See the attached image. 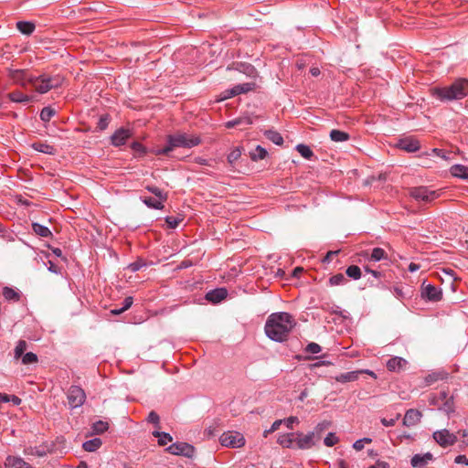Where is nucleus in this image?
Listing matches in <instances>:
<instances>
[{
  "label": "nucleus",
  "instance_id": "774afa93",
  "mask_svg": "<svg viewBox=\"0 0 468 468\" xmlns=\"http://www.w3.org/2000/svg\"><path fill=\"white\" fill-rule=\"evenodd\" d=\"M420 269V265L417 264V263H414V262H411L410 265H409V271L410 272H414L416 271H418Z\"/></svg>",
  "mask_w": 468,
  "mask_h": 468
},
{
  "label": "nucleus",
  "instance_id": "8fccbe9b",
  "mask_svg": "<svg viewBox=\"0 0 468 468\" xmlns=\"http://www.w3.org/2000/svg\"><path fill=\"white\" fill-rule=\"evenodd\" d=\"M26 453L27 454H30V455H36V456H38V457H43L47 454V451L45 449H40V448H28L26 450Z\"/></svg>",
  "mask_w": 468,
  "mask_h": 468
},
{
  "label": "nucleus",
  "instance_id": "b1692460",
  "mask_svg": "<svg viewBox=\"0 0 468 468\" xmlns=\"http://www.w3.org/2000/svg\"><path fill=\"white\" fill-rule=\"evenodd\" d=\"M329 136H330V139L335 143L346 142V141L349 140V138H350L349 133H347L344 131L335 130V129H334L330 132Z\"/></svg>",
  "mask_w": 468,
  "mask_h": 468
},
{
  "label": "nucleus",
  "instance_id": "58836bf2",
  "mask_svg": "<svg viewBox=\"0 0 468 468\" xmlns=\"http://www.w3.org/2000/svg\"><path fill=\"white\" fill-rule=\"evenodd\" d=\"M346 273L348 277L354 279V280H358L360 277H361V270L358 266L356 265H351L349 266L346 271Z\"/></svg>",
  "mask_w": 468,
  "mask_h": 468
},
{
  "label": "nucleus",
  "instance_id": "72a5a7b5",
  "mask_svg": "<svg viewBox=\"0 0 468 468\" xmlns=\"http://www.w3.org/2000/svg\"><path fill=\"white\" fill-rule=\"evenodd\" d=\"M143 202L150 208L162 209L164 207L163 201L151 197H144Z\"/></svg>",
  "mask_w": 468,
  "mask_h": 468
},
{
  "label": "nucleus",
  "instance_id": "7c9ffc66",
  "mask_svg": "<svg viewBox=\"0 0 468 468\" xmlns=\"http://www.w3.org/2000/svg\"><path fill=\"white\" fill-rule=\"evenodd\" d=\"M153 436L158 438V444L161 446L166 445L173 440L172 436L169 433L158 431H153Z\"/></svg>",
  "mask_w": 468,
  "mask_h": 468
},
{
  "label": "nucleus",
  "instance_id": "9b49d317",
  "mask_svg": "<svg viewBox=\"0 0 468 468\" xmlns=\"http://www.w3.org/2000/svg\"><path fill=\"white\" fill-rule=\"evenodd\" d=\"M295 445L297 448L304 450V449H310L314 445V432H310L306 435H303V433L297 432L295 433Z\"/></svg>",
  "mask_w": 468,
  "mask_h": 468
},
{
  "label": "nucleus",
  "instance_id": "5701e85b",
  "mask_svg": "<svg viewBox=\"0 0 468 468\" xmlns=\"http://www.w3.org/2000/svg\"><path fill=\"white\" fill-rule=\"evenodd\" d=\"M359 371H350L342 373L335 377V380L341 383L352 382L358 378Z\"/></svg>",
  "mask_w": 468,
  "mask_h": 468
},
{
  "label": "nucleus",
  "instance_id": "2f4dec72",
  "mask_svg": "<svg viewBox=\"0 0 468 468\" xmlns=\"http://www.w3.org/2000/svg\"><path fill=\"white\" fill-rule=\"evenodd\" d=\"M32 229H33L34 232L40 237L48 238V237L51 236V231L49 230V229L41 224L33 223Z\"/></svg>",
  "mask_w": 468,
  "mask_h": 468
},
{
  "label": "nucleus",
  "instance_id": "c03bdc74",
  "mask_svg": "<svg viewBox=\"0 0 468 468\" xmlns=\"http://www.w3.org/2000/svg\"><path fill=\"white\" fill-rule=\"evenodd\" d=\"M108 423L102 420L96 421L93 426L92 430L95 433L101 434L103 433L105 431L108 430Z\"/></svg>",
  "mask_w": 468,
  "mask_h": 468
},
{
  "label": "nucleus",
  "instance_id": "79ce46f5",
  "mask_svg": "<svg viewBox=\"0 0 468 468\" xmlns=\"http://www.w3.org/2000/svg\"><path fill=\"white\" fill-rule=\"evenodd\" d=\"M56 112L50 107H45L41 110L40 119L43 122H49L50 119L55 115Z\"/></svg>",
  "mask_w": 468,
  "mask_h": 468
},
{
  "label": "nucleus",
  "instance_id": "39448f33",
  "mask_svg": "<svg viewBox=\"0 0 468 468\" xmlns=\"http://www.w3.org/2000/svg\"><path fill=\"white\" fill-rule=\"evenodd\" d=\"M222 446L239 448L244 445L245 439L243 435L237 431L224 432L219 438Z\"/></svg>",
  "mask_w": 468,
  "mask_h": 468
},
{
  "label": "nucleus",
  "instance_id": "ea45409f",
  "mask_svg": "<svg viewBox=\"0 0 468 468\" xmlns=\"http://www.w3.org/2000/svg\"><path fill=\"white\" fill-rule=\"evenodd\" d=\"M149 192H151L152 194H154L156 197H158V199L160 201H165L166 198H167V195L165 194L160 188H158L157 186H147L145 187Z\"/></svg>",
  "mask_w": 468,
  "mask_h": 468
},
{
  "label": "nucleus",
  "instance_id": "4be33fe9",
  "mask_svg": "<svg viewBox=\"0 0 468 468\" xmlns=\"http://www.w3.org/2000/svg\"><path fill=\"white\" fill-rule=\"evenodd\" d=\"M451 174L455 177L468 180V167L463 165H454L451 167Z\"/></svg>",
  "mask_w": 468,
  "mask_h": 468
},
{
  "label": "nucleus",
  "instance_id": "bb28decb",
  "mask_svg": "<svg viewBox=\"0 0 468 468\" xmlns=\"http://www.w3.org/2000/svg\"><path fill=\"white\" fill-rule=\"evenodd\" d=\"M2 294L7 301L18 302L20 299L19 292L7 286L3 288Z\"/></svg>",
  "mask_w": 468,
  "mask_h": 468
},
{
  "label": "nucleus",
  "instance_id": "393cba45",
  "mask_svg": "<svg viewBox=\"0 0 468 468\" xmlns=\"http://www.w3.org/2000/svg\"><path fill=\"white\" fill-rule=\"evenodd\" d=\"M252 123V120L250 117H239V118H236L232 121H229L227 123H226V127L227 128H233V127H236V126H239V125H241V126H249Z\"/></svg>",
  "mask_w": 468,
  "mask_h": 468
},
{
  "label": "nucleus",
  "instance_id": "bf43d9fd",
  "mask_svg": "<svg viewBox=\"0 0 468 468\" xmlns=\"http://www.w3.org/2000/svg\"><path fill=\"white\" fill-rule=\"evenodd\" d=\"M431 153H432V154H434L435 155H437V156H439V157L442 158V159H445V160H447V159H448V157H447V155H446V153H445L443 150H441V149L433 148V149L431 150Z\"/></svg>",
  "mask_w": 468,
  "mask_h": 468
},
{
  "label": "nucleus",
  "instance_id": "13d9d810",
  "mask_svg": "<svg viewBox=\"0 0 468 468\" xmlns=\"http://www.w3.org/2000/svg\"><path fill=\"white\" fill-rule=\"evenodd\" d=\"M282 420H275L271 427L269 429V430H266L263 433L264 437H267L268 434L271 433V432H274L275 431H277L281 424H282Z\"/></svg>",
  "mask_w": 468,
  "mask_h": 468
},
{
  "label": "nucleus",
  "instance_id": "603ef678",
  "mask_svg": "<svg viewBox=\"0 0 468 468\" xmlns=\"http://www.w3.org/2000/svg\"><path fill=\"white\" fill-rule=\"evenodd\" d=\"M372 441L369 438H363L354 442L353 448L356 451H361L365 447V443H370Z\"/></svg>",
  "mask_w": 468,
  "mask_h": 468
},
{
  "label": "nucleus",
  "instance_id": "ddd939ff",
  "mask_svg": "<svg viewBox=\"0 0 468 468\" xmlns=\"http://www.w3.org/2000/svg\"><path fill=\"white\" fill-rule=\"evenodd\" d=\"M9 77L15 83L24 87H26L27 84H30L28 78H33L32 76H29L26 70L23 69H11L9 71Z\"/></svg>",
  "mask_w": 468,
  "mask_h": 468
},
{
  "label": "nucleus",
  "instance_id": "412c9836",
  "mask_svg": "<svg viewBox=\"0 0 468 468\" xmlns=\"http://www.w3.org/2000/svg\"><path fill=\"white\" fill-rule=\"evenodd\" d=\"M295 433L283 434L278 438V443L282 447L292 448L295 445Z\"/></svg>",
  "mask_w": 468,
  "mask_h": 468
},
{
  "label": "nucleus",
  "instance_id": "f3484780",
  "mask_svg": "<svg viewBox=\"0 0 468 468\" xmlns=\"http://www.w3.org/2000/svg\"><path fill=\"white\" fill-rule=\"evenodd\" d=\"M5 468H33L29 463L18 456H7L5 462Z\"/></svg>",
  "mask_w": 468,
  "mask_h": 468
},
{
  "label": "nucleus",
  "instance_id": "37998d69",
  "mask_svg": "<svg viewBox=\"0 0 468 468\" xmlns=\"http://www.w3.org/2000/svg\"><path fill=\"white\" fill-rule=\"evenodd\" d=\"M296 150L303 157L306 159H310L314 154L310 147L305 144H298L296 146Z\"/></svg>",
  "mask_w": 468,
  "mask_h": 468
},
{
  "label": "nucleus",
  "instance_id": "c9c22d12",
  "mask_svg": "<svg viewBox=\"0 0 468 468\" xmlns=\"http://www.w3.org/2000/svg\"><path fill=\"white\" fill-rule=\"evenodd\" d=\"M27 347V342L25 340H19L14 350L15 359H19L20 357H22L25 355L24 352L26 351Z\"/></svg>",
  "mask_w": 468,
  "mask_h": 468
},
{
  "label": "nucleus",
  "instance_id": "aec40b11",
  "mask_svg": "<svg viewBox=\"0 0 468 468\" xmlns=\"http://www.w3.org/2000/svg\"><path fill=\"white\" fill-rule=\"evenodd\" d=\"M407 364V361L402 357L395 356L388 360L387 368L389 371H399L402 369Z\"/></svg>",
  "mask_w": 468,
  "mask_h": 468
},
{
  "label": "nucleus",
  "instance_id": "f03ea898",
  "mask_svg": "<svg viewBox=\"0 0 468 468\" xmlns=\"http://www.w3.org/2000/svg\"><path fill=\"white\" fill-rule=\"evenodd\" d=\"M468 94V80L459 79L455 80L451 86L443 88H434L432 95L441 100L453 101L461 100Z\"/></svg>",
  "mask_w": 468,
  "mask_h": 468
},
{
  "label": "nucleus",
  "instance_id": "864d4df0",
  "mask_svg": "<svg viewBox=\"0 0 468 468\" xmlns=\"http://www.w3.org/2000/svg\"><path fill=\"white\" fill-rule=\"evenodd\" d=\"M182 220L183 218L179 217H166L165 218V222L171 229H176Z\"/></svg>",
  "mask_w": 468,
  "mask_h": 468
},
{
  "label": "nucleus",
  "instance_id": "4d7b16f0",
  "mask_svg": "<svg viewBox=\"0 0 468 468\" xmlns=\"http://www.w3.org/2000/svg\"><path fill=\"white\" fill-rule=\"evenodd\" d=\"M147 420L149 422L154 424L157 428H159L160 418H159V415L155 411L152 410L149 413Z\"/></svg>",
  "mask_w": 468,
  "mask_h": 468
},
{
  "label": "nucleus",
  "instance_id": "e2e57ef3",
  "mask_svg": "<svg viewBox=\"0 0 468 468\" xmlns=\"http://www.w3.org/2000/svg\"><path fill=\"white\" fill-rule=\"evenodd\" d=\"M454 462L456 463H463L468 465V458L465 455H458L455 457Z\"/></svg>",
  "mask_w": 468,
  "mask_h": 468
},
{
  "label": "nucleus",
  "instance_id": "c85d7f7f",
  "mask_svg": "<svg viewBox=\"0 0 468 468\" xmlns=\"http://www.w3.org/2000/svg\"><path fill=\"white\" fill-rule=\"evenodd\" d=\"M17 29L25 35H30L35 30V25L27 21H19L16 23Z\"/></svg>",
  "mask_w": 468,
  "mask_h": 468
},
{
  "label": "nucleus",
  "instance_id": "2eb2a0df",
  "mask_svg": "<svg viewBox=\"0 0 468 468\" xmlns=\"http://www.w3.org/2000/svg\"><path fill=\"white\" fill-rule=\"evenodd\" d=\"M433 459L431 452L424 454H415L410 460V464L414 468H425L427 464Z\"/></svg>",
  "mask_w": 468,
  "mask_h": 468
},
{
  "label": "nucleus",
  "instance_id": "5fc2aeb1",
  "mask_svg": "<svg viewBox=\"0 0 468 468\" xmlns=\"http://www.w3.org/2000/svg\"><path fill=\"white\" fill-rule=\"evenodd\" d=\"M400 418V414L398 413L395 418H391V419H386V418H382L381 419V423L386 426V427H391V426H394L397 422V420Z\"/></svg>",
  "mask_w": 468,
  "mask_h": 468
},
{
  "label": "nucleus",
  "instance_id": "f704fd0d",
  "mask_svg": "<svg viewBox=\"0 0 468 468\" xmlns=\"http://www.w3.org/2000/svg\"><path fill=\"white\" fill-rule=\"evenodd\" d=\"M450 397L451 396H449L446 391H441L438 396H432L430 398V404L439 406Z\"/></svg>",
  "mask_w": 468,
  "mask_h": 468
},
{
  "label": "nucleus",
  "instance_id": "338daca9",
  "mask_svg": "<svg viewBox=\"0 0 468 468\" xmlns=\"http://www.w3.org/2000/svg\"><path fill=\"white\" fill-rule=\"evenodd\" d=\"M365 271H366L367 272L371 273L375 278H378V277H380V275H381V273H380L379 271H374V270H371V269H369L368 267H366V268H365Z\"/></svg>",
  "mask_w": 468,
  "mask_h": 468
},
{
  "label": "nucleus",
  "instance_id": "de8ad7c7",
  "mask_svg": "<svg viewBox=\"0 0 468 468\" xmlns=\"http://www.w3.org/2000/svg\"><path fill=\"white\" fill-rule=\"evenodd\" d=\"M250 90V84L245 83L242 85H237L231 90V95H238L240 93H245Z\"/></svg>",
  "mask_w": 468,
  "mask_h": 468
},
{
  "label": "nucleus",
  "instance_id": "423d86ee",
  "mask_svg": "<svg viewBox=\"0 0 468 468\" xmlns=\"http://www.w3.org/2000/svg\"><path fill=\"white\" fill-rule=\"evenodd\" d=\"M438 191L431 190L426 186L414 187L410 190V197L418 201L430 203L439 197Z\"/></svg>",
  "mask_w": 468,
  "mask_h": 468
},
{
  "label": "nucleus",
  "instance_id": "69168bd1",
  "mask_svg": "<svg viewBox=\"0 0 468 468\" xmlns=\"http://www.w3.org/2000/svg\"><path fill=\"white\" fill-rule=\"evenodd\" d=\"M108 125V118L105 116V117H101L100 119V122H99V126L101 130L105 129L106 126Z\"/></svg>",
  "mask_w": 468,
  "mask_h": 468
},
{
  "label": "nucleus",
  "instance_id": "052dcab7",
  "mask_svg": "<svg viewBox=\"0 0 468 468\" xmlns=\"http://www.w3.org/2000/svg\"><path fill=\"white\" fill-rule=\"evenodd\" d=\"M133 303V299L131 296H128L123 301L122 310H128Z\"/></svg>",
  "mask_w": 468,
  "mask_h": 468
},
{
  "label": "nucleus",
  "instance_id": "a211bd4d",
  "mask_svg": "<svg viewBox=\"0 0 468 468\" xmlns=\"http://www.w3.org/2000/svg\"><path fill=\"white\" fill-rule=\"evenodd\" d=\"M228 295V292L225 288H218L209 291L206 294V299L211 303H218L224 300Z\"/></svg>",
  "mask_w": 468,
  "mask_h": 468
},
{
  "label": "nucleus",
  "instance_id": "f257e3e1",
  "mask_svg": "<svg viewBox=\"0 0 468 468\" xmlns=\"http://www.w3.org/2000/svg\"><path fill=\"white\" fill-rule=\"evenodd\" d=\"M295 325L296 322L289 313H273L267 318L264 330L270 339L283 342L287 340L289 334Z\"/></svg>",
  "mask_w": 468,
  "mask_h": 468
},
{
  "label": "nucleus",
  "instance_id": "4468645a",
  "mask_svg": "<svg viewBox=\"0 0 468 468\" xmlns=\"http://www.w3.org/2000/svg\"><path fill=\"white\" fill-rule=\"evenodd\" d=\"M131 135L132 133L130 130L125 128H120L112 135V144L114 146L123 145Z\"/></svg>",
  "mask_w": 468,
  "mask_h": 468
},
{
  "label": "nucleus",
  "instance_id": "1a4fd4ad",
  "mask_svg": "<svg viewBox=\"0 0 468 468\" xmlns=\"http://www.w3.org/2000/svg\"><path fill=\"white\" fill-rule=\"evenodd\" d=\"M166 451L174 455H183L190 458L194 455L195 449L186 442H176L171 444Z\"/></svg>",
  "mask_w": 468,
  "mask_h": 468
},
{
  "label": "nucleus",
  "instance_id": "c756f323",
  "mask_svg": "<svg viewBox=\"0 0 468 468\" xmlns=\"http://www.w3.org/2000/svg\"><path fill=\"white\" fill-rule=\"evenodd\" d=\"M264 134L268 140L271 141L276 145H282L283 144L282 136L276 131L269 130L266 131Z\"/></svg>",
  "mask_w": 468,
  "mask_h": 468
},
{
  "label": "nucleus",
  "instance_id": "cd10ccee",
  "mask_svg": "<svg viewBox=\"0 0 468 468\" xmlns=\"http://www.w3.org/2000/svg\"><path fill=\"white\" fill-rule=\"evenodd\" d=\"M8 98L14 102H28L31 98L28 95L22 93L19 90H15L8 93Z\"/></svg>",
  "mask_w": 468,
  "mask_h": 468
},
{
  "label": "nucleus",
  "instance_id": "a18cd8bd",
  "mask_svg": "<svg viewBox=\"0 0 468 468\" xmlns=\"http://www.w3.org/2000/svg\"><path fill=\"white\" fill-rule=\"evenodd\" d=\"M339 441L338 437L334 432H329L324 440V443L327 447H332Z\"/></svg>",
  "mask_w": 468,
  "mask_h": 468
},
{
  "label": "nucleus",
  "instance_id": "6e6552de",
  "mask_svg": "<svg viewBox=\"0 0 468 468\" xmlns=\"http://www.w3.org/2000/svg\"><path fill=\"white\" fill-rule=\"evenodd\" d=\"M432 437L435 440V441L441 447L452 446L457 441L456 435L451 433L446 429H442L433 432Z\"/></svg>",
  "mask_w": 468,
  "mask_h": 468
},
{
  "label": "nucleus",
  "instance_id": "e433bc0d",
  "mask_svg": "<svg viewBox=\"0 0 468 468\" xmlns=\"http://www.w3.org/2000/svg\"><path fill=\"white\" fill-rule=\"evenodd\" d=\"M441 410H443L448 415L454 412L453 398L451 396L448 399L438 406Z\"/></svg>",
  "mask_w": 468,
  "mask_h": 468
},
{
  "label": "nucleus",
  "instance_id": "3c124183",
  "mask_svg": "<svg viewBox=\"0 0 468 468\" xmlns=\"http://www.w3.org/2000/svg\"><path fill=\"white\" fill-rule=\"evenodd\" d=\"M146 264L143 260H138L134 262H132L128 265V270H130L133 272H136L139 270H141L143 267H144Z\"/></svg>",
  "mask_w": 468,
  "mask_h": 468
},
{
  "label": "nucleus",
  "instance_id": "a878e982",
  "mask_svg": "<svg viewBox=\"0 0 468 468\" xmlns=\"http://www.w3.org/2000/svg\"><path fill=\"white\" fill-rule=\"evenodd\" d=\"M102 444V441L101 439L99 438H94V439H91V440H89L87 441H85L83 444H82V448L86 451V452H95L96 450H98Z\"/></svg>",
  "mask_w": 468,
  "mask_h": 468
},
{
  "label": "nucleus",
  "instance_id": "6e6d98bb",
  "mask_svg": "<svg viewBox=\"0 0 468 468\" xmlns=\"http://www.w3.org/2000/svg\"><path fill=\"white\" fill-rule=\"evenodd\" d=\"M305 351L311 354H317L321 351V346L316 343H310L306 346Z\"/></svg>",
  "mask_w": 468,
  "mask_h": 468
},
{
  "label": "nucleus",
  "instance_id": "20e7f679",
  "mask_svg": "<svg viewBox=\"0 0 468 468\" xmlns=\"http://www.w3.org/2000/svg\"><path fill=\"white\" fill-rule=\"evenodd\" d=\"M30 85L39 93H46L51 89H56L61 86L63 78L59 75L48 76L40 75L38 77L28 78Z\"/></svg>",
  "mask_w": 468,
  "mask_h": 468
},
{
  "label": "nucleus",
  "instance_id": "9d476101",
  "mask_svg": "<svg viewBox=\"0 0 468 468\" xmlns=\"http://www.w3.org/2000/svg\"><path fill=\"white\" fill-rule=\"evenodd\" d=\"M421 296L431 302H438L442 297L441 290L431 284H422Z\"/></svg>",
  "mask_w": 468,
  "mask_h": 468
},
{
  "label": "nucleus",
  "instance_id": "0e129e2a",
  "mask_svg": "<svg viewBox=\"0 0 468 468\" xmlns=\"http://www.w3.org/2000/svg\"><path fill=\"white\" fill-rule=\"evenodd\" d=\"M329 425H330V422H325V421L321 422V423L316 425L315 431L316 432H321L324 430H325L326 428H328Z\"/></svg>",
  "mask_w": 468,
  "mask_h": 468
},
{
  "label": "nucleus",
  "instance_id": "09e8293b",
  "mask_svg": "<svg viewBox=\"0 0 468 468\" xmlns=\"http://www.w3.org/2000/svg\"><path fill=\"white\" fill-rule=\"evenodd\" d=\"M241 155V150L239 147L233 149L228 155V161L229 164H234Z\"/></svg>",
  "mask_w": 468,
  "mask_h": 468
},
{
  "label": "nucleus",
  "instance_id": "f8f14e48",
  "mask_svg": "<svg viewBox=\"0 0 468 468\" xmlns=\"http://www.w3.org/2000/svg\"><path fill=\"white\" fill-rule=\"evenodd\" d=\"M422 413L414 409L408 410L403 418V425L407 427H412L420 422Z\"/></svg>",
  "mask_w": 468,
  "mask_h": 468
},
{
  "label": "nucleus",
  "instance_id": "473e14b6",
  "mask_svg": "<svg viewBox=\"0 0 468 468\" xmlns=\"http://www.w3.org/2000/svg\"><path fill=\"white\" fill-rule=\"evenodd\" d=\"M266 155L267 151L260 145H258L253 151L250 153V156L253 161L262 160L266 157Z\"/></svg>",
  "mask_w": 468,
  "mask_h": 468
},
{
  "label": "nucleus",
  "instance_id": "7ed1b4c3",
  "mask_svg": "<svg viewBox=\"0 0 468 468\" xmlns=\"http://www.w3.org/2000/svg\"><path fill=\"white\" fill-rule=\"evenodd\" d=\"M201 140L198 136L186 133H177L168 135L167 144L158 151L160 154H168L176 147L192 148L198 145Z\"/></svg>",
  "mask_w": 468,
  "mask_h": 468
},
{
  "label": "nucleus",
  "instance_id": "0eeeda50",
  "mask_svg": "<svg viewBox=\"0 0 468 468\" xmlns=\"http://www.w3.org/2000/svg\"><path fill=\"white\" fill-rule=\"evenodd\" d=\"M68 401L69 406L74 409L80 407L86 399L84 390L78 386H71L68 391Z\"/></svg>",
  "mask_w": 468,
  "mask_h": 468
},
{
  "label": "nucleus",
  "instance_id": "4c0bfd02",
  "mask_svg": "<svg viewBox=\"0 0 468 468\" xmlns=\"http://www.w3.org/2000/svg\"><path fill=\"white\" fill-rule=\"evenodd\" d=\"M369 259L374 261H378L380 260L387 259V253L381 248H374Z\"/></svg>",
  "mask_w": 468,
  "mask_h": 468
},
{
  "label": "nucleus",
  "instance_id": "680f3d73",
  "mask_svg": "<svg viewBox=\"0 0 468 468\" xmlns=\"http://www.w3.org/2000/svg\"><path fill=\"white\" fill-rule=\"evenodd\" d=\"M284 422H285L287 428L292 429V424L295 423V422L298 423L299 420H298L297 417H290V418L286 419L284 420Z\"/></svg>",
  "mask_w": 468,
  "mask_h": 468
},
{
  "label": "nucleus",
  "instance_id": "a19ab883",
  "mask_svg": "<svg viewBox=\"0 0 468 468\" xmlns=\"http://www.w3.org/2000/svg\"><path fill=\"white\" fill-rule=\"evenodd\" d=\"M346 282H347V280L343 273H337L335 275H333L329 279V284L332 286L342 285Z\"/></svg>",
  "mask_w": 468,
  "mask_h": 468
},
{
  "label": "nucleus",
  "instance_id": "dca6fc26",
  "mask_svg": "<svg viewBox=\"0 0 468 468\" xmlns=\"http://www.w3.org/2000/svg\"><path fill=\"white\" fill-rule=\"evenodd\" d=\"M397 146L408 153H414L420 149V143L412 138H404L398 142Z\"/></svg>",
  "mask_w": 468,
  "mask_h": 468
},
{
  "label": "nucleus",
  "instance_id": "6ab92c4d",
  "mask_svg": "<svg viewBox=\"0 0 468 468\" xmlns=\"http://www.w3.org/2000/svg\"><path fill=\"white\" fill-rule=\"evenodd\" d=\"M31 147L34 150L43 153V154H46L54 155L57 153V150L55 149L54 146H52L47 143H43V142L33 143L31 144Z\"/></svg>",
  "mask_w": 468,
  "mask_h": 468
},
{
  "label": "nucleus",
  "instance_id": "49530a36",
  "mask_svg": "<svg viewBox=\"0 0 468 468\" xmlns=\"http://www.w3.org/2000/svg\"><path fill=\"white\" fill-rule=\"evenodd\" d=\"M37 362V356L32 352L26 353L22 356V364H24V365L34 364Z\"/></svg>",
  "mask_w": 468,
  "mask_h": 468
}]
</instances>
